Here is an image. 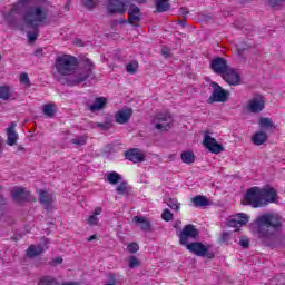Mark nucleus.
<instances>
[{
  "label": "nucleus",
  "instance_id": "f257e3e1",
  "mask_svg": "<svg viewBox=\"0 0 285 285\" xmlns=\"http://www.w3.org/2000/svg\"><path fill=\"white\" fill-rule=\"evenodd\" d=\"M53 68L56 70L53 77L57 81H61V77H70L67 81L68 86H79V83H83L86 79L91 77L95 65H92L90 59H85V69L77 71V68H79L77 57L61 55L56 57Z\"/></svg>",
  "mask_w": 285,
  "mask_h": 285
},
{
  "label": "nucleus",
  "instance_id": "f03ea898",
  "mask_svg": "<svg viewBox=\"0 0 285 285\" xmlns=\"http://www.w3.org/2000/svg\"><path fill=\"white\" fill-rule=\"evenodd\" d=\"M22 21L32 31L27 32L29 43H35L39 38V26L48 23V8L43 4L27 6L22 13Z\"/></svg>",
  "mask_w": 285,
  "mask_h": 285
},
{
  "label": "nucleus",
  "instance_id": "7ed1b4c3",
  "mask_svg": "<svg viewBox=\"0 0 285 285\" xmlns=\"http://www.w3.org/2000/svg\"><path fill=\"white\" fill-rule=\"evenodd\" d=\"M283 219L279 214L266 213L256 218L252 224V230L261 239H269L279 228H282Z\"/></svg>",
  "mask_w": 285,
  "mask_h": 285
},
{
  "label": "nucleus",
  "instance_id": "20e7f679",
  "mask_svg": "<svg viewBox=\"0 0 285 285\" xmlns=\"http://www.w3.org/2000/svg\"><path fill=\"white\" fill-rule=\"evenodd\" d=\"M277 199V191L273 187H252L249 188L244 197V204L252 208H262L268 206Z\"/></svg>",
  "mask_w": 285,
  "mask_h": 285
},
{
  "label": "nucleus",
  "instance_id": "39448f33",
  "mask_svg": "<svg viewBox=\"0 0 285 285\" xmlns=\"http://www.w3.org/2000/svg\"><path fill=\"white\" fill-rule=\"evenodd\" d=\"M35 0H19L18 2L13 3L10 11L4 13V21L9 23V26H17L18 14H21V11L26 10L28 6H32Z\"/></svg>",
  "mask_w": 285,
  "mask_h": 285
},
{
  "label": "nucleus",
  "instance_id": "423d86ee",
  "mask_svg": "<svg viewBox=\"0 0 285 285\" xmlns=\"http://www.w3.org/2000/svg\"><path fill=\"white\" fill-rule=\"evenodd\" d=\"M210 87L213 88V92L207 99V104H225V101H228L230 92L222 88V86L215 81L210 82Z\"/></svg>",
  "mask_w": 285,
  "mask_h": 285
},
{
  "label": "nucleus",
  "instance_id": "0eeeda50",
  "mask_svg": "<svg viewBox=\"0 0 285 285\" xmlns=\"http://www.w3.org/2000/svg\"><path fill=\"white\" fill-rule=\"evenodd\" d=\"M185 248L193 253V255H196V257H207V259L215 257V252H210L212 246L204 245L202 242L189 243Z\"/></svg>",
  "mask_w": 285,
  "mask_h": 285
},
{
  "label": "nucleus",
  "instance_id": "6e6552de",
  "mask_svg": "<svg viewBox=\"0 0 285 285\" xmlns=\"http://www.w3.org/2000/svg\"><path fill=\"white\" fill-rule=\"evenodd\" d=\"M177 235L179 237L180 246L187 247L190 245V243H188L190 239H197V237H199V230L195 228V225L188 224L185 225L183 230Z\"/></svg>",
  "mask_w": 285,
  "mask_h": 285
},
{
  "label": "nucleus",
  "instance_id": "1a4fd4ad",
  "mask_svg": "<svg viewBox=\"0 0 285 285\" xmlns=\"http://www.w3.org/2000/svg\"><path fill=\"white\" fill-rule=\"evenodd\" d=\"M155 121H156V125H155L156 130L166 131L173 128V116H170V114L168 112L156 115Z\"/></svg>",
  "mask_w": 285,
  "mask_h": 285
},
{
  "label": "nucleus",
  "instance_id": "9d476101",
  "mask_svg": "<svg viewBox=\"0 0 285 285\" xmlns=\"http://www.w3.org/2000/svg\"><path fill=\"white\" fill-rule=\"evenodd\" d=\"M266 107V100H264V96L256 95L252 99H249L247 104V110L249 112H253L254 115H257L258 112H262L264 108Z\"/></svg>",
  "mask_w": 285,
  "mask_h": 285
},
{
  "label": "nucleus",
  "instance_id": "9b49d317",
  "mask_svg": "<svg viewBox=\"0 0 285 285\" xmlns=\"http://www.w3.org/2000/svg\"><path fill=\"white\" fill-rule=\"evenodd\" d=\"M126 8H128V0H109L107 11L109 14H115V12L124 14Z\"/></svg>",
  "mask_w": 285,
  "mask_h": 285
},
{
  "label": "nucleus",
  "instance_id": "f8f14e48",
  "mask_svg": "<svg viewBox=\"0 0 285 285\" xmlns=\"http://www.w3.org/2000/svg\"><path fill=\"white\" fill-rule=\"evenodd\" d=\"M203 144L205 148H207L209 153H214V155L224 153V146L218 144L217 140L210 136H205Z\"/></svg>",
  "mask_w": 285,
  "mask_h": 285
},
{
  "label": "nucleus",
  "instance_id": "ddd939ff",
  "mask_svg": "<svg viewBox=\"0 0 285 285\" xmlns=\"http://www.w3.org/2000/svg\"><path fill=\"white\" fill-rule=\"evenodd\" d=\"M210 68L216 72V75H224L230 67L226 59L218 57L212 60Z\"/></svg>",
  "mask_w": 285,
  "mask_h": 285
},
{
  "label": "nucleus",
  "instance_id": "4468645a",
  "mask_svg": "<svg viewBox=\"0 0 285 285\" xmlns=\"http://www.w3.org/2000/svg\"><path fill=\"white\" fill-rule=\"evenodd\" d=\"M249 217L248 215L242 213V214H236L228 219V226L232 228H242V226H246Z\"/></svg>",
  "mask_w": 285,
  "mask_h": 285
},
{
  "label": "nucleus",
  "instance_id": "2eb2a0df",
  "mask_svg": "<svg viewBox=\"0 0 285 285\" xmlns=\"http://www.w3.org/2000/svg\"><path fill=\"white\" fill-rule=\"evenodd\" d=\"M222 77L227 83H229V86H239L240 83L239 73H237V71H235V69L230 67L225 71Z\"/></svg>",
  "mask_w": 285,
  "mask_h": 285
},
{
  "label": "nucleus",
  "instance_id": "dca6fc26",
  "mask_svg": "<svg viewBox=\"0 0 285 285\" xmlns=\"http://www.w3.org/2000/svg\"><path fill=\"white\" fill-rule=\"evenodd\" d=\"M128 22L131 26H137L141 21V10L139 7L131 4L128 10Z\"/></svg>",
  "mask_w": 285,
  "mask_h": 285
},
{
  "label": "nucleus",
  "instance_id": "f3484780",
  "mask_svg": "<svg viewBox=\"0 0 285 285\" xmlns=\"http://www.w3.org/2000/svg\"><path fill=\"white\" fill-rule=\"evenodd\" d=\"M130 117H132V109H120L115 115V121L120 125L128 124V121H130Z\"/></svg>",
  "mask_w": 285,
  "mask_h": 285
},
{
  "label": "nucleus",
  "instance_id": "a211bd4d",
  "mask_svg": "<svg viewBox=\"0 0 285 285\" xmlns=\"http://www.w3.org/2000/svg\"><path fill=\"white\" fill-rule=\"evenodd\" d=\"M126 159L132 161L134 164H139L145 160L144 154L139 149L134 148L125 153Z\"/></svg>",
  "mask_w": 285,
  "mask_h": 285
},
{
  "label": "nucleus",
  "instance_id": "6ab92c4d",
  "mask_svg": "<svg viewBox=\"0 0 285 285\" xmlns=\"http://www.w3.org/2000/svg\"><path fill=\"white\" fill-rule=\"evenodd\" d=\"M12 197L14 202H28L30 199V193L23 188L16 187L12 189Z\"/></svg>",
  "mask_w": 285,
  "mask_h": 285
},
{
  "label": "nucleus",
  "instance_id": "aec40b11",
  "mask_svg": "<svg viewBox=\"0 0 285 285\" xmlns=\"http://www.w3.org/2000/svg\"><path fill=\"white\" fill-rule=\"evenodd\" d=\"M14 128H17V122H11L9 128L7 129L8 146H14V144H17V139H19V134L14 131Z\"/></svg>",
  "mask_w": 285,
  "mask_h": 285
},
{
  "label": "nucleus",
  "instance_id": "412c9836",
  "mask_svg": "<svg viewBox=\"0 0 285 285\" xmlns=\"http://www.w3.org/2000/svg\"><path fill=\"white\" fill-rule=\"evenodd\" d=\"M40 204L46 208V210H50V206L52 205L53 196L47 190H39Z\"/></svg>",
  "mask_w": 285,
  "mask_h": 285
},
{
  "label": "nucleus",
  "instance_id": "4be33fe9",
  "mask_svg": "<svg viewBox=\"0 0 285 285\" xmlns=\"http://www.w3.org/2000/svg\"><path fill=\"white\" fill-rule=\"evenodd\" d=\"M132 222L135 223L136 226H140L141 230H144L145 233H150V220H148L146 217L144 216H135L132 218Z\"/></svg>",
  "mask_w": 285,
  "mask_h": 285
},
{
  "label": "nucleus",
  "instance_id": "5701e85b",
  "mask_svg": "<svg viewBox=\"0 0 285 285\" xmlns=\"http://www.w3.org/2000/svg\"><path fill=\"white\" fill-rule=\"evenodd\" d=\"M195 208H204V206H213V202L206 196L197 195L191 198Z\"/></svg>",
  "mask_w": 285,
  "mask_h": 285
},
{
  "label": "nucleus",
  "instance_id": "b1692460",
  "mask_svg": "<svg viewBox=\"0 0 285 285\" xmlns=\"http://www.w3.org/2000/svg\"><path fill=\"white\" fill-rule=\"evenodd\" d=\"M108 101L105 97L96 98L92 105H89L90 112H97L98 110H104Z\"/></svg>",
  "mask_w": 285,
  "mask_h": 285
},
{
  "label": "nucleus",
  "instance_id": "393cba45",
  "mask_svg": "<svg viewBox=\"0 0 285 285\" xmlns=\"http://www.w3.org/2000/svg\"><path fill=\"white\" fill-rule=\"evenodd\" d=\"M252 141L255 146H262L268 141V135L265 131H257L252 136Z\"/></svg>",
  "mask_w": 285,
  "mask_h": 285
},
{
  "label": "nucleus",
  "instance_id": "a878e982",
  "mask_svg": "<svg viewBox=\"0 0 285 285\" xmlns=\"http://www.w3.org/2000/svg\"><path fill=\"white\" fill-rule=\"evenodd\" d=\"M43 246L41 245H30L27 249V257H39L43 254Z\"/></svg>",
  "mask_w": 285,
  "mask_h": 285
},
{
  "label": "nucleus",
  "instance_id": "bb28decb",
  "mask_svg": "<svg viewBox=\"0 0 285 285\" xmlns=\"http://www.w3.org/2000/svg\"><path fill=\"white\" fill-rule=\"evenodd\" d=\"M157 12H168L170 10V0H155Z\"/></svg>",
  "mask_w": 285,
  "mask_h": 285
},
{
  "label": "nucleus",
  "instance_id": "cd10ccee",
  "mask_svg": "<svg viewBox=\"0 0 285 285\" xmlns=\"http://www.w3.org/2000/svg\"><path fill=\"white\" fill-rule=\"evenodd\" d=\"M42 112L46 117L52 119V117H55V115L57 114V106L55 104L43 105Z\"/></svg>",
  "mask_w": 285,
  "mask_h": 285
},
{
  "label": "nucleus",
  "instance_id": "c85d7f7f",
  "mask_svg": "<svg viewBox=\"0 0 285 285\" xmlns=\"http://www.w3.org/2000/svg\"><path fill=\"white\" fill-rule=\"evenodd\" d=\"M180 159L183 164H195V154L190 150L183 151L180 155Z\"/></svg>",
  "mask_w": 285,
  "mask_h": 285
},
{
  "label": "nucleus",
  "instance_id": "c756f323",
  "mask_svg": "<svg viewBox=\"0 0 285 285\" xmlns=\"http://www.w3.org/2000/svg\"><path fill=\"white\" fill-rule=\"evenodd\" d=\"M122 179L124 178L121 177V175H119L117 171H111L106 177V181H108V184H111V186H116V184H119V181H121Z\"/></svg>",
  "mask_w": 285,
  "mask_h": 285
},
{
  "label": "nucleus",
  "instance_id": "7c9ffc66",
  "mask_svg": "<svg viewBox=\"0 0 285 285\" xmlns=\"http://www.w3.org/2000/svg\"><path fill=\"white\" fill-rule=\"evenodd\" d=\"M38 285H61L53 276H43L39 279Z\"/></svg>",
  "mask_w": 285,
  "mask_h": 285
},
{
  "label": "nucleus",
  "instance_id": "2f4dec72",
  "mask_svg": "<svg viewBox=\"0 0 285 285\" xmlns=\"http://www.w3.org/2000/svg\"><path fill=\"white\" fill-rule=\"evenodd\" d=\"M10 97H12V94L10 92V87L0 86V99H2V101H8Z\"/></svg>",
  "mask_w": 285,
  "mask_h": 285
},
{
  "label": "nucleus",
  "instance_id": "473e14b6",
  "mask_svg": "<svg viewBox=\"0 0 285 285\" xmlns=\"http://www.w3.org/2000/svg\"><path fill=\"white\" fill-rule=\"evenodd\" d=\"M259 126H261V128H264L265 130H271V128H274L273 119H271V118H261L259 119Z\"/></svg>",
  "mask_w": 285,
  "mask_h": 285
},
{
  "label": "nucleus",
  "instance_id": "72a5a7b5",
  "mask_svg": "<svg viewBox=\"0 0 285 285\" xmlns=\"http://www.w3.org/2000/svg\"><path fill=\"white\" fill-rule=\"evenodd\" d=\"M96 127L100 128V130H110L112 128V120L107 119L104 122H96Z\"/></svg>",
  "mask_w": 285,
  "mask_h": 285
},
{
  "label": "nucleus",
  "instance_id": "f704fd0d",
  "mask_svg": "<svg viewBox=\"0 0 285 285\" xmlns=\"http://www.w3.org/2000/svg\"><path fill=\"white\" fill-rule=\"evenodd\" d=\"M128 183L122 181L120 186L116 188V193H118V195H128Z\"/></svg>",
  "mask_w": 285,
  "mask_h": 285
},
{
  "label": "nucleus",
  "instance_id": "c9c22d12",
  "mask_svg": "<svg viewBox=\"0 0 285 285\" xmlns=\"http://www.w3.org/2000/svg\"><path fill=\"white\" fill-rule=\"evenodd\" d=\"M20 83H22V86H26V88H30L31 83L28 73L20 75Z\"/></svg>",
  "mask_w": 285,
  "mask_h": 285
},
{
  "label": "nucleus",
  "instance_id": "e433bc0d",
  "mask_svg": "<svg viewBox=\"0 0 285 285\" xmlns=\"http://www.w3.org/2000/svg\"><path fill=\"white\" fill-rule=\"evenodd\" d=\"M71 144H75V146H86V137L78 136L71 139Z\"/></svg>",
  "mask_w": 285,
  "mask_h": 285
},
{
  "label": "nucleus",
  "instance_id": "4c0bfd02",
  "mask_svg": "<svg viewBox=\"0 0 285 285\" xmlns=\"http://www.w3.org/2000/svg\"><path fill=\"white\" fill-rule=\"evenodd\" d=\"M161 217L165 222H173V213L170 212V209H165Z\"/></svg>",
  "mask_w": 285,
  "mask_h": 285
},
{
  "label": "nucleus",
  "instance_id": "58836bf2",
  "mask_svg": "<svg viewBox=\"0 0 285 285\" xmlns=\"http://www.w3.org/2000/svg\"><path fill=\"white\" fill-rule=\"evenodd\" d=\"M82 3L85 8H87L88 10H92V8L97 6V0H83Z\"/></svg>",
  "mask_w": 285,
  "mask_h": 285
},
{
  "label": "nucleus",
  "instance_id": "ea45409f",
  "mask_svg": "<svg viewBox=\"0 0 285 285\" xmlns=\"http://www.w3.org/2000/svg\"><path fill=\"white\" fill-rule=\"evenodd\" d=\"M127 250L131 254H135L137 253V250H139V244L137 243H130L128 246H127Z\"/></svg>",
  "mask_w": 285,
  "mask_h": 285
},
{
  "label": "nucleus",
  "instance_id": "a19ab883",
  "mask_svg": "<svg viewBox=\"0 0 285 285\" xmlns=\"http://www.w3.org/2000/svg\"><path fill=\"white\" fill-rule=\"evenodd\" d=\"M139 264V259H137L135 256L129 257V268H137Z\"/></svg>",
  "mask_w": 285,
  "mask_h": 285
},
{
  "label": "nucleus",
  "instance_id": "79ce46f5",
  "mask_svg": "<svg viewBox=\"0 0 285 285\" xmlns=\"http://www.w3.org/2000/svg\"><path fill=\"white\" fill-rule=\"evenodd\" d=\"M127 72H129V75H135V72H137V63H135V62L128 63Z\"/></svg>",
  "mask_w": 285,
  "mask_h": 285
},
{
  "label": "nucleus",
  "instance_id": "37998d69",
  "mask_svg": "<svg viewBox=\"0 0 285 285\" xmlns=\"http://www.w3.org/2000/svg\"><path fill=\"white\" fill-rule=\"evenodd\" d=\"M285 0H268V3L272 8H279V6H284Z\"/></svg>",
  "mask_w": 285,
  "mask_h": 285
},
{
  "label": "nucleus",
  "instance_id": "c03bdc74",
  "mask_svg": "<svg viewBox=\"0 0 285 285\" xmlns=\"http://www.w3.org/2000/svg\"><path fill=\"white\" fill-rule=\"evenodd\" d=\"M89 226H97L99 224V218L95 216L94 214L87 219Z\"/></svg>",
  "mask_w": 285,
  "mask_h": 285
},
{
  "label": "nucleus",
  "instance_id": "a18cd8bd",
  "mask_svg": "<svg viewBox=\"0 0 285 285\" xmlns=\"http://www.w3.org/2000/svg\"><path fill=\"white\" fill-rule=\"evenodd\" d=\"M168 206H169V208H171V210H179V203H177L173 199H170L168 202Z\"/></svg>",
  "mask_w": 285,
  "mask_h": 285
},
{
  "label": "nucleus",
  "instance_id": "49530a36",
  "mask_svg": "<svg viewBox=\"0 0 285 285\" xmlns=\"http://www.w3.org/2000/svg\"><path fill=\"white\" fill-rule=\"evenodd\" d=\"M161 55L165 57V59H168V57H170V49L168 47H163Z\"/></svg>",
  "mask_w": 285,
  "mask_h": 285
},
{
  "label": "nucleus",
  "instance_id": "de8ad7c7",
  "mask_svg": "<svg viewBox=\"0 0 285 285\" xmlns=\"http://www.w3.org/2000/svg\"><path fill=\"white\" fill-rule=\"evenodd\" d=\"M239 244H240V246H242L243 248H248V246H250V242H249L248 239H246V238H242V239L239 240Z\"/></svg>",
  "mask_w": 285,
  "mask_h": 285
},
{
  "label": "nucleus",
  "instance_id": "09e8293b",
  "mask_svg": "<svg viewBox=\"0 0 285 285\" xmlns=\"http://www.w3.org/2000/svg\"><path fill=\"white\" fill-rule=\"evenodd\" d=\"M179 12H180L181 17L186 18V14H188L189 11H188V8L181 7L179 9Z\"/></svg>",
  "mask_w": 285,
  "mask_h": 285
},
{
  "label": "nucleus",
  "instance_id": "8fccbe9b",
  "mask_svg": "<svg viewBox=\"0 0 285 285\" xmlns=\"http://www.w3.org/2000/svg\"><path fill=\"white\" fill-rule=\"evenodd\" d=\"M228 237H230V234L224 232L220 236V242H228Z\"/></svg>",
  "mask_w": 285,
  "mask_h": 285
},
{
  "label": "nucleus",
  "instance_id": "3c124183",
  "mask_svg": "<svg viewBox=\"0 0 285 285\" xmlns=\"http://www.w3.org/2000/svg\"><path fill=\"white\" fill-rule=\"evenodd\" d=\"M101 210H102L101 207H96L92 215L97 217V215H101Z\"/></svg>",
  "mask_w": 285,
  "mask_h": 285
},
{
  "label": "nucleus",
  "instance_id": "603ef678",
  "mask_svg": "<svg viewBox=\"0 0 285 285\" xmlns=\"http://www.w3.org/2000/svg\"><path fill=\"white\" fill-rule=\"evenodd\" d=\"M106 285H117V281L115 279V276H111L110 282H108Z\"/></svg>",
  "mask_w": 285,
  "mask_h": 285
},
{
  "label": "nucleus",
  "instance_id": "864d4df0",
  "mask_svg": "<svg viewBox=\"0 0 285 285\" xmlns=\"http://www.w3.org/2000/svg\"><path fill=\"white\" fill-rule=\"evenodd\" d=\"M55 262H56V264H62V262H63V258H61V257H58V258H56V259H55Z\"/></svg>",
  "mask_w": 285,
  "mask_h": 285
},
{
  "label": "nucleus",
  "instance_id": "5fc2aeb1",
  "mask_svg": "<svg viewBox=\"0 0 285 285\" xmlns=\"http://www.w3.org/2000/svg\"><path fill=\"white\" fill-rule=\"evenodd\" d=\"M95 239H97V235L90 236V237L88 238V242H92V240H95Z\"/></svg>",
  "mask_w": 285,
  "mask_h": 285
},
{
  "label": "nucleus",
  "instance_id": "6e6d98bb",
  "mask_svg": "<svg viewBox=\"0 0 285 285\" xmlns=\"http://www.w3.org/2000/svg\"><path fill=\"white\" fill-rule=\"evenodd\" d=\"M244 50H248V48L238 47V52H244Z\"/></svg>",
  "mask_w": 285,
  "mask_h": 285
},
{
  "label": "nucleus",
  "instance_id": "4d7b16f0",
  "mask_svg": "<svg viewBox=\"0 0 285 285\" xmlns=\"http://www.w3.org/2000/svg\"><path fill=\"white\" fill-rule=\"evenodd\" d=\"M0 204H3V197L0 195Z\"/></svg>",
  "mask_w": 285,
  "mask_h": 285
},
{
  "label": "nucleus",
  "instance_id": "13d9d810",
  "mask_svg": "<svg viewBox=\"0 0 285 285\" xmlns=\"http://www.w3.org/2000/svg\"><path fill=\"white\" fill-rule=\"evenodd\" d=\"M136 1H138V3H144V1H146V0H136Z\"/></svg>",
  "mask_w": 285,
  "mask_h": 285
},
{
  "label": "nucleus",
  "instance_id": "bf43d9fd",
  "mask_svg": "<svg viewBox=\"0 0 285 285\" xmlns=\"http://www.w3.org/2000/svg\"><path fill=\"white\" fill-rule=\"evenodd\" d=\"M0 61H1V56H0Z\"/></svg>",
  "mask_w": 285,
  "mask_h": 285
}]
</instances>
